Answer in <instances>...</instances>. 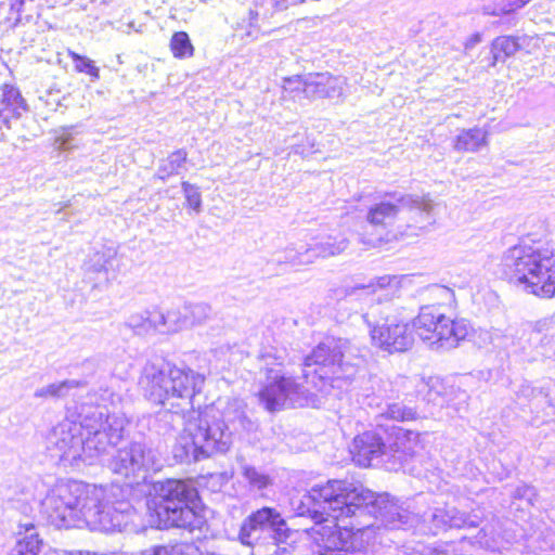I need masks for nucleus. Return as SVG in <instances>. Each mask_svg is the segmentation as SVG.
I'll use <instances>...</instances> for the list:
<instances>
[{
	"label": "nucleus",
	"mask_w": 555,
	"mask_h": 555,
	"mask_svg": "<svg viewBox=\"0 0 555 555\" xmlns=\"http://www.w3.org/2000/svg\"><path fill=\"white\" fill-rule=\"evenodd\" d=\"M298 516L314 520L312 534L323 548L315 555H357L364 547L363 535L379 520L388 529L417 528L421 532L438 534L456 528H476L482 521L480 508L469 514L453 506L436 507L423 515L411 513L389 499L346 480H328L314 485L299 501H292Z\"/></svg>",
	"instance_id": "nucleus-1"
},
{
	"label": "nucleus",
	"mask_w": 555,
	"mask_h": 555,
	"mask_svg": "<svg viewBox=\"0 0 555 555\" xmlns=\"http://www.w3.org/2000/svg\"><path fill=\"white\" fill-rule=\"evenodd\" d=\"M205 375L168 362H147L139 385L144 396L175 414L182 413L183 430L178 439L175 456L181 461H202L216 453H225L232 446V436L251 430L254 424L246 416L243 400L218 399L203 410L193 409V399L205 385Z\"/></svg>",
	"instance_id": "nucleus-2"
},
{
	"label": "nucleus",
	"mask_w": 555,
	"mask_h": 555,
	"mask_svg": "<svg viewBox=\"0 0 555 555\" xmlns=\"http://www.w3.org/2000/svg\"><path fill=\"white\" fill-rule=\"evenodd\" d=\"M66 417L47 436V449L51 456L70 465L82 461L89 465L112 443L122 438L127 418L109 413L106 406L82 404L77 415Z\"/></svg>",
	"instance_id": "nucleus-3"
},
{
	"label": "nucleus",
	"mask_w": 555,
	"mask_h": 555,
	"mask_svg": "<svg viewBox=\"0 0 555 555\" xmlns=\"http://www.w3.org/2000/svg\"><path fill=\"white\" fill-rule=\"evenodd\" d=\"M501 266L505 276L525 293L555 297V248L550 244L527 234L504 251Z\"/></svg>",
	"instance_id": "nucleus-4"
},
{
	"label": "nucleus",
	"mask_w": 555,
	"mask_h": 555,
	"mask_svg": "<svg viewBox=\"0 0 555 555\" xmlns=\"http://www.w3.org/2000/svg\"><path fill=\"white\" fill-rule=\"evenodd\" d=\"M428 293L436 304L423 306L412 327L429 348L438 351L454 349L469 335L470 323L466 319H451L441 311L442 306H450L454 301L451 288L433 285Z\"/></svg>",
	"instance_id": "nucleus-5"
},
{
	"label": "nucleus",
	"mask_w": 555,
	"mask_h": 555,
	"mask_svg": "<svg viewBox=\"0 0 555 555\" xmlns=\"http://www.w3.org/2000/svg\"><path fill=\"white\" fill-rule=\"evenodd\" d=\"M101 493L95 485L77 480H60L37 503L38 517L57 529L81 526L83 503L98 500Z\"/></svg>",
	"instance_id": "nucleus-6"
},
{
	"label": "nucleus",
	"mask_w": 555,
	"mask_h": 555,
	"mask_svg": "<svg viewBox=\"0 0 555 555\" xmlns=\"http://www.w3.org/2000/svg\"><path fill=\"white\" fill-rule=\"evenodd\" d=\"M155 495L147 502L155 506V512L166 527H176L194 531L202 529L206 519L196 509L198 492L189 481L168 479L154 485Z\"/></svg>",
	"instance_id": "nucleus-7"
},
{
	"label": "nucleus",
	"mask_w": 555,
	"mask_h": 555,
	"mask_svg": "<svg viewBox=\"0 0 555 555\" xmlns=\"http://www.w3.org/2000/svg\"><path fill=\"white\" fill-rule=\"evenodd\" d=\"M352 354L351 344L344 338H326L305 358L304 377L315 388L330 384L341 388L356 375V363L347 359Z\"/></svg>",
	"instance_id": "nucleus-8"
},
{
	"label": "nucleus",
	"mask_w": 555,
	"mask_h": 555,
	"mask_svg": "<svg viewBox=\"0 0 555 555\" xmlns=\"http://www.w3.org/2000/svg\"><path fill=\"white\" fill-rule=\"evenodd\" d=\"M96 490L101 492L98 500L83 503L81 524L103 532L121 531L135 524L137 511L129 501L120 499L122 490L119 487L105 489L96 486Z\"/></svg>",
	"instance_id": "nucleus-9"
},
{
	"label": "nucleus",
	"mask_w": 555,
	"mask_h": 555,
	"mask_svg": "<svg viewBox=\"0 0 555 555\" xmlns=\"http://www.w3.org/2000/svg\"><path fill=\"white\" fill-rule=\"evenodd\" d=\"M119 441L112 443L96 463L107 466L114 474L134 479H145L150 472L160 469L162 464L154 450L141 442H131L111 454Z\"/></svg>",
	"instance_id": "nucleus-10"
},
{
	"label": "nucleus",
	"mask_w": 555,
	"mask_h": 555,
	"mask_svg": "<svg viewBox=\"0 0 555 555\" xmlns=\"http://www.w3.org/2000/svg\"><path fill=\"white\" fill-rule=\"evenodd\" d=\"M259 399L270 412L287 406H304L310 402L308 390L302 385L275 369L267 370V380L259 392Z\"/></svg>",
	"instance_id": "nucleus-11"
},
{
	"label": "nucleus",
	"mask_w": 555,
	"mask_h": 555,
	"mask_svg": "<svg viewBox=\"0 0 555 555\" xmlns=\"http://www.w3.org/2000/svg\"><path fill=\"white\" fill-rule=\"evenodd\" d=\"M348 247V240L343 235H322L312 237L310 242H297L287 246L275 257L279 263L301 266L312 263L317 258L339 255Z\"/></svg>",
	"instance_id": "nucleus-12"
},
{
	"label": "nucleus",
	"mask_w": 555,
	"mask_h": 555,
	"mask_svg": "<svg viewBox=\"0 0 555 555\" xmlns=\"http://www.w3.org/2000/svg\"><path fill=\"white\" fill-rule=\"evenodd\" d=\"M554 330V322L547 319L535 322L529 330L493 327L492 347L511 353H526L530 348L543 347L544 340Z\"/></svg>",
	"instance_id": "nucleus-13"
},
{
	"label": "nucleus",
	"mask_w": 555,
	"mask_h": 555,
	"mask_svg": "<svg viewBox=\"0 0 555 555\" xmlns=\"http://www.w3.org/2000/svg\"><path fill=\"white\" fill-rule=\"evenodd\" d=\"M370 328L372 344L389 353L403 352L414 343V335L408 323L395 319H376L374 311L363 315Z\"/></svg>",
	"instance_id": "nucleus-14"
},
{
	"label": "nucleus",
	"mask_w": 555,
	"mask_h": 555,
	"mask_svg": "<svg viewBox=\"0 0 555 555\" xmlns=\"http://www.w3.org/2000/svg\"><path fill=\"white\" fill-rule=\"evenodd\" d=\"M393 201H383L371 207L367 212V221L371 224L379 225L391 221L401 208H409L421 215L423 220L420 228H425L435 222L433 217L434 203L430 198L414 195L392 196Z\"/></svg>",
	"instance_id": "nucleus-15"
},
{
	"label": "nucleus",
	"mask_w": 555,
	"mask_h": 555,
	"mask_svg": "<svg viewBox=\"0 0 555 555\" xmlns=\"http://www.w3.org/2000/svg\"><path fill=\"white\" fill-rule=\"evenodd\" d=\"M285 520L276 509L262 507L243 520L237 539L243 545H251L255 541L285 534Z\"/></svg>",
	"instance_id": "nucleus-16"
},
{
	"label": "nucleus",
	"mask_w": 555,
	"mask_h": 555,
	"mask_svg": "<svg viewBox=\"0 0 555 555\" xmlns=\"http://www.w3.org/2000/svg\"><path fill=\"white\" fill-rule=\"evenodd\" d=\"M387 447V436L383 437L377 431H365L353 439L350 452L357 465L369 467L389 463Z\"/></svg>",
	"instance_id": "nucleus-17"
},
{
	"label": "nucleus",
	"mask_w": 555,
	"mask_h": 555,
	"mask_svg": "<svg viewBox=\"0 0 555 555\" xmlns=\"http://www.w3.org/2000/svg\"><path fill=\"white\" fill-rule=\"evenodd\" d=\"M348 79L331 73H310L306 75L305 98L309 100H339L346 96Z\"/></svg>",
	"instance_id": "nucleus-18"
},
{
	"label": "nucleus",
	"mask_w": 555,
	"mask_h": 555,
	"mask_svg": "<svg viewBox=\"0 0 555 555\" xmlns=\"http://www.w3.org/2000/svg\"><path fill=\"white\" fill-rule=\"evenodd\" d=\"M386 434L389 462H404L409 456L413 455L420 443V434L414 430L393 426Z\"/></svg>",
	"instance_id": "nucleus-19"
},
{
	"label": "nucleus",
	"mask_w": 555,
	"mask_h": 555,
	"mask_svg": "<svg viewBox=\"0 0 555 555\" xmlns=\"http://www.w3.org/2000/svg\"><path fill=\"white\" fill-rule=\"evenodd\" d=\"M46 546L33 522H21L16 542L8 555H40Z\"/></svg>",
	"instance_id": "nucleus-20"
},
{
	"label": "nucleus",
	"mask_w": 555,
	"mask_h": 555,
	"mask_svg": "<svg viewBox=\"0 0 555 555\" xmlns=\"http://www.w3.org/2000/svg\"><path fill=\"white\" fill-rule=\"evenodd\" d=\"M162 320L160 310H144L130 314L125 322V326L131 330L135 335L149 336L160 333L159 327Z\"/></svg>",
	"instance_id": "nucleus-21"
},
{
	"label": "nucleus",
	"mask_w": 555,
	"mask_h": 555,
	"mask_svg": "<svg viewBox=\"0 0 555 555\" xmlns=\"http://www.w3.org/2000/svg\"><path fill=\"white\" fill-rule=\"evenodd\" d=\"M25 109L26 105L20 91L12 86L5 85L0 100V121L10 128V120L12 118H20Z\"/></svg>",
	"instance_id": "nucleus-22"
},
{
	"label": "nucleus",
	"mask_w": 555,
	"mask_h": 555,
	"mask_svg": "<svg viewBox=\"0 0 555 555\" xmlns=\"http://www.w3.org/2000/svg\"><path fill=\"white\" fill-rule=\"evenodd\" d=\"M117 251L113 247H103L95 251L86 263L87 270L106 274V279L114 278L118 269Z\"/></svg>",
	"instance_id": "nucleus-23"
},
{
	"label": "nucleus",
	"mask_w": 555,
	"mask_h": 555,
	"mask_svg": "<svg viewBox=\"0 0 555 555\" xmlns=\"http://www.w3.org/2000/svg\"><path fill=\"white\" fill-rule=\"evenodd\" d=\"M488 131L483 128L462 130L454 139L453 147L457 152H477L488 144Z\"/></svg>",
	"instance_id": "nucleus-24"
},
{
	"label": "nucleus",
	"mask_w": 555,
	"mask_h": 555,
	"mask_svg": "<svg viewBox=\"0 0 555 555\" xmlns=\"http://www.w3.org/2000/svg\"><path fill=\"white\" fill-rule=\"evenodd\" d=\"M160 334L177 333L178 331L190 326L189 315L184 307L182 309H170L166 313L160 311Z\"/></svg>",
	"instance_id": "nucleus-25"
},
{
	"label": "nucleus",
	"mask_w": 555,
	"mask_h": 555,
	"mask_svg": "<svg viewBox=\"0 0 555 555\" xmlns=\"http://www.w3.org/2000/svg\"><path fill=\"white\" fill-rule=\"evenodd\" d=\"M509 542L511 541L508 538L496 531L494 525L485 526L475 537V543L492 552L500 551L502 547H504L505 543Z\"/></svg>",
	"instance_id": "nucleus-26"
},
{
	"label": "nucleus",
	"mask_w": 555,
	"mask_h": 555,
	"mask_svg": "<svg viewBox=\"0 0 555 555\" xmlns=\"http://www.w3.org/2000/svg\"><path fill=\"white\" fill-rule=\"evenodd\" d=\"M520 48L517 37L514 36H499L491 43V53L493 55L492 65L498 61H503L506 57L513 56Z\"/></svg>",
	"instance_id": "nucleus-27"
},
{
	"label": "nucleus",
	"mask_w": 555,
	"mask_h": 555,
	"mask_svg": "<svg viewBox=\"0 0 555 555\" xmlns=\"http://www.w3.org/2000/svg\"><path fill=\"white\" fill-rule=\"evenodd\" d=\"M287 539V534L267 538V540L255 541V544L247 545L251 548L250 555H287L285 546H281Z\"/></svg>",
	"instance_id": "nucleus-28"
},
{
	"label": "nucleus",
	"mask_w": 555,
	"mask_h": 555,
	"mask_svg": "<svg viewBox=\"0 0 555 555\" xmlns=\"http://www.w3.org/2000/svg\"><path fill=\"white\" fill-rule=\"evenodd\" d=\"M188 154L184 150H177L167 158L163 159L158 166L156 177L166 180L170 176L178 175L186 162Z\"/></svg>",
	"instance_id": "nucleus-29"
},
{
	"label": "nucleus",
	"mask_w": 555,
	"mask_h": 555,
	"mask_svg": "<svg viewBox=\"0 0 555 555\" xmlns=\"http://www.w3.org/2000/svg\"><path fill=\"white\" fill-rule=\"evenodd\" d=\"M83 382L77 379H66L41 387L35 391L36 398H61L66 396L69 390L82 387Z\"/></svg>",
	"instance_id": "nucleus-30"
},
{
	"label": "nucleus",
	"mask_w": 555,
	"mask_h": 555,
	"mask_svg": "<svg viewBox=\"0 0 555 555\" xmlns=\"http://www.w3.org/2000/svg\"><path fill=\"white\" fill-rule=\"evenodd\" d=\"M242 475L250 488L257 491L264 490L272 485V478L254 466L244 465L242 467Z\"/></svg>",
	"instance_id": "nucleus-31"
},
{
	"label": "nucleus",
	"mask_w": 555,
	"mask_h": 555,
	"mask_svg": "<svg viewBox=\"0 0 555 555\" xmlns=\"http://www.w3.org/2000/svg\"><path fill=\"white\" fill-rule=\"evenodd\" d=\"M170 49L177 59H188L194 54V47L185 31H178L172 35Z\"/></svg>",
	"instance_id": "nucleus-32"
},
{
	"label": "nucleus",
	"mask_w": 555,
	"mask_h": 555,
	"mask_svg": "<svg viewBox=\"0 0 555 555\" xmlns=\"http://www.w3.org/2000/svg\"><path fill=\"white\" fill-rule=\"evenodd\" d=\"M443 383L439 377H429L427 380H423L420 392H425L424 399L434 404H442L443 399Z\"/></svg>",
	"instance_id": "nucleus-33"
},
{
	"label": "nucleus",
	"mask_w": 555,
	"mask_h": 555,
	"mask_svg": "<svg viewBox=\"0 0 555 555\" xmlns=\"http://www.w3.org/2000/svg\"><path fill=\"white\" fill-rule=\"evenodd\" d=\"M184 310L189 315L190 326L203 324L211 315V308L205 302L186 304Z\"/></svg>",
	"instance_id": "nucleus-34"
},
{
	"label": "nucleus",
	"mask_w": 555,
	"mask_h": 555,
	"mask_svg": "<svg viewBox=\"0 0 555 555\" xmlns=\"http://www.w3.org/2000/svg\"><path fill=\"white\" fill-rule=\"evenodd\" d=\"M306 76H292L283 78V92L293 100L305 98Z\"/></svg>",
	"instance_id": "nucleus-35"
},
{
	"label": "nucleus",
	"mask_w": 555,
	"mask_h": 555,
	"mask_svg": "<svg viewBox=\"0 0 555 555\" xmlns=\"http://www.w3.org/2000/svg\"><path fill=\"white\" fill-rule=\"evenodd\" d=\"M473 543L472 540L463 538L459 542H444L436 547H431L433 551H428V553L430 555H464L467 545Z\"/></svg>",
	"instance_id": "nucleus-36"
},
{
	"label": "nucleus",
	"mask_w": 555,
	"mask_h": 555,
	"mask_svg": "<svg viewBox=\"0 0 555 555\" xmlns=\"http://www.w3.org/2000/svg\"><path fill=\"white\" fill-rule=\"evenodd\" d=\"M73 127L61 128L55 131L53 146L59 151H70L78 146L73 133Z\"/></svg>",
	"instance_id": "nucleus-37"
},
{
	"label": "nucleus",
	"mask_w": 555,
	"mask_h": 555,
	"mask_svg": "<svg viewBox=\"0 0 555 555\" xmlns=\"http://www.w3.org/2000/svg\"><path fill=\"white\" fill-rule=\"evenodd\" d=\"M380 415L395 421H409L415 418L416 412L413 409L406 408L400 403H392L388 404L386 410L382 412Z\"/></svg>",
	"instance_id": "nucleus-38"
},
{
	"label": "nucleus",
	"mask_w": 555,
	"mask_h": 555,
	"mask_svg": "<svg viewBox=\"0 0 555 555\" xmlns=\"http://www.w3.org/2000/svg\"><path fill=\"white\" fill-rule=\"evenodd\" d=\"M69 56L75 64V69L79 73H86L93 77L94 79L99 78V68L94 65L93 61L90 59L82 56L76 52L70 51Z\"/></svg>",
	"instance_id": "nucleus-39"
},
{
	"label": "nucleus",
	"mask_w": 555,
	"mask_h": 555,
	"mask_svg": "<svg viewBox=\"0 0 555 555\" xmlns=\"http://www.w3.org/2000/svg\"><path fill=\"white\" fill-rule=\"evenodd\" d=\"M182 190L186 198V203L190 208L195 211H201L202 208V195L199 189L186 181L182 182Z\"/></svg>",
	"instance_id": "nucleus-40"
},
{
	"label": "nucleus",
	"mask_w": 555,
	"mask_h": 555,
	"mask_svg": "<svg viewBox=\"0 0 555 555\" xmlns=\"http://www.w3.org/2000/svg\"><path fill=\"white\" fill-rule=\"evenodd\" d=\"M183 545H154L144 550L141 555H182Z\"/></svg>",
	"instance_id": "nucleus-41"
},
{
	"label": "nucleus",
	"mask_w": 555,
	"mask_h": 555,
	"mask_svg": "<svg viewBox=\"0 0 555 555\" xmlns=\"http://www.w3.org/2000/svg\"><path fill=\"white\" fill-rule=\"evenodd\" d=\"M398 279L397 276L384 275L376 279L375 282H371L366 287L372 289V292H376V289L384 288H397Z\"/></svg>",
	"instance_id": "nucleus-42"
},
{
	"label": "nucleus",
	"mask_w": 555,
	"mask_h": 555,
	"mask_svg": "<svg viewBox=\"0 0 555 555\" xmlns=\"http://www.w3.org/2000/svg\"><path fill=\"white\" fill-rule=\"evenodd\" d=\"M535 495L537 494L534 488L528 485L518 486L515 490V498L525 499L530 505L533 504Z\"/></svg>",
	"instance_id": "nucleus-43"
},
{
	"label": "nucleus",
	"mask_w": 555,
	"mask_h": 555,
	"mask_svg": "<svg viewBox=\"0 0 555 555\" xmlns=\"http://www.w3.org/2000/svg\"><path fill=\"white\" fill-rule=\"evenodd\" d=\"M527 2H528V0H519L518 2H516L514 4H509L508 7H505V8L501 9L500 11L492 10L490 7H483L482 12L486 15L508 14L516 9L522 8Z\"/></svg>",
	"instance_id": "nucleus-44"
},
{
	"label": "nucleus",
	"mask_w": 555,
	"mask_h": 555,
	"mask_svg": "<svg viewBox=\"0 0 555 555\" xmlns=\"http://www.w3.org/2000/svg\"><path fill=\"white\" fill-rule=\"evenodd\" d=\"M305 1L306 0H271V3L278 11H283L289 7L300 4Z\"/></svg>",
	"instance_id": "nucleus-45"
},
{
	"label": "nucleus",
	"mask_w": 555,
	"mask_h": 555,
	"mask_svg": "<svg viewBox=\"0 0 555 555\" xmlns=\"http://www.w3.org/2000/svg\"><path fill=\"white\" fill-rule=\"evenodd\" d=\"M492 335H493V327L490 330H481L478 333V343L482 347H487L489 345L492 346Z\"/></svg>",
	"instance_id": "nucleus-46"
},
{
	"label": "nucleus",
	"mask_w": 555,
	"mask_h": 555,
	"mask_svg": "<svg viewBox=\"0 0 555 555\" xmlns=\"http://www.w3.org/2000/svg\"><path fill=\"white\" fill-rule=\"evenodd\" d=\"M481 41V35L480 34H475L473 35L467 43H466V48H472L474 47L475 44L479 43Z\"/></svg>",
	"instance_id": "nucleus-47"
},
{
	"label": "nucleus",
	"mask_w": 555,
	"mask_h": 555,
	"mask_svg": "<svg viewBox=\"0 0 555 555\" xmlns=\"http://www.w3.org/2000/svg\"><path fill=\"white\" fill-rule=\"evenodd\" d=\"M351 350H352V354L349 356V358L347 359L350 363H356V367L358 366V362H360V359H357V362H353L352 359L356 358V348H353L351 346Z\"/></svg>",
	"instance_id": "nucleus-48"
},
{
	"label": "nucleus",
	"mask_w": 555,
	"mask_h": 555,
	"mask_svg": "<svg viewBox=\"0 0 555 555\" xmlns=\"http://www.w3.org/2000/svg\"><path fill=\"white\" fill-rule=\"evenodd\" d=\"M257 33H258V30H257V29L251 28L250 30H248V31L246 33V36H247V37H256V34H257Z\"/></svg>",
	"instance_id": "nucleus-49"
}]
</instances>
